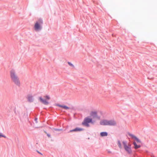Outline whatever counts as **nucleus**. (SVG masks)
I'll return each mask as SVG.
<instances>
[{"label": "nucleus", "mask_w": 157, "mask_h": 157, "mask_svg": "<svg viewBox=\"0 0 157 157\" xmlns=\"http://www.w3.org/2000/svg\"><path fill=\"white\" fill-rule=\"evenodd\" d=\"M28 99L29 101L31 102L33 101V96L31 95L28 96Z\"/></svg>", "instance_id": "9b49d317"}, {"label": "nucleus", "mask_w": 157, "mask_h": 157, "mask_svg": "<svg viewBox=\"0 0 157 157\" xmlns=\"http://www.w3.org/2000/svg\"><path fill=\"white\" fill-rule=\"evenodd\" d=\"M12 80L17 85L20 86V82L18 77Z\"/></svg>", "instance_id": "0eeeda50"}, {"label": "nucleus", "mask_w": 157, "mask_h": 157, "mask_svg": "<svg viewBox=\"0 0 157 157\" xmlns=\"http://www.w3.org/2000/svg\"><path fill=\"white\" fill-rule=\"evenodd\" d=\"M56 105L59 106V107L62 108H63L64 109H66V110L68 109H70L68 107H67L66 105H59V104H57Z\"/></svg>", "instance_id": "6e6552de"}, {"label": "nucleus", "mask_w": 157, "mask_h": 157, "mask_svg": "<svg viewBox=\"0 0 157 157\" xmlns=\"http://www.w3.org/2000/svg\"><path fill=\"white\" fill-rule=\"evenodd\" d=\"M133 144L134 145V148L135 149H137L140 147L141 146L140 145H137L136 142H133Z\"/></svg>", "instance_id": "9d476101"}, {"label": "nucleus", "mask_w": 157, "mask_h": 157, "mask_svg": "<svg viewBox=\"0 0 157 157\" xmlns=\"http://www.w3.org/2000/svg\"><path fill=\"white\" fill-rule=\"evenodd\" d=\"M2 137H6V136L3 135L2 133H0V138Z\"/></svg>", "instance_id": "a211bd4d"}, {"label": "nucleus", "mask_w": 157, "mask_h": 157, "mask_svg": "<svg viewBox=\"0 0 157 157\" xmlns=\"http://www.w3.org/2000/svg\"><path fill=\"white\" fill-rule=\"evenodd\" d=\"M100 124L103 125L115 126L117 125L116 122L113 120L108 121L103 120L100 122Z\"/></svg>", "instance_id": "f257e3e1"}, {"label": "nucleus", "mask_w": 157, "mask_h": 157, "mask_svg": "<svg viewBox=\"0 0 157 157\" xmlns=\"http://www.w3.org/2000/svg\"><path fill=\"white\" fill-rule=\"evenodd\" d=\"M107 135V133L106 132H103L100 133V135L101 136H106Z\"/></svg>", "instance_id": "ddd939ff"}, {"label": "nucleus", "mask_w": 157, "mask_h": 157, "mask_svg": "<svg viewBox=\"0 0 157 157\" xmlns=\"http://www.w3.org/2000/svg\"><path fill=\"white\" fill-rule=\"evenodd\" d=\"M68 63L69 64V65L71 66V67H74V66L73 65V64H72V63H71L70 62H68Z\"/></svg>", "instance_id": "f3484780"}, {"label": "nucleus", "mask_w": 157, "mask_h": 157, "mask_svg": "<svg viewBox=\"0 0 157 157\" xmlns=\"http://www.w3.org/2000/svg\"><path fill=\"white\" fill-rule=\"evenodd\" d=\"M90 115L93 117L97 116V112L95 111H92L90 113Z\"/></svg>", "instance_id": "1a4fd4ad"}, {"label": "nucleus", "mask_w": 157, "mask_h": 157, "mask_svg": "<svg viewBox=\"0 0 157 157\" xmlns=\"http://www.w3.org/2000/svg\"><path fill=\"white\" fill-rule=\"evenodd\" d=\"M43 23L42 21L41 20H40L36 22L35 23L34 28L35 30H39L41 29V24Z\"/></svg>", "instance_id": "39448f33"}, {"label": "nucleus", "mask_w": 157, "mask_h": 157, "mask_svg": "<svg viewBox=\"0 0 157 157\" xmlns=\"http://www.w3.org/2000/svg\"><path fill=\"white\" fill-rule=\"evenodd\" d=\"M128 135L129 136H131L132 138L134 139H135V138L136 137L135 136H134V135L132 134H131L129 133L128 134Z\"/></svg>", "instance_id": "4468645a"}, {"label": "nucleus", "mask_w": 157, "mask_h": 157, "mask_svg": "<svg viewBox=\"0 0 157 157\" xmlns=\"http://www.w3.org/2000/svg\"><path fill=\"white\" fill-rule=\"evenodd\" d=\"M10 76L11 80L18 77L14 70L12 69L10 71Z\"/></svg>", "instance_id": "423d86ee"}, {"label": "nucleus", "mask_w": 157, "mask_h": 157, "mask_svg": "<svg viewBox=\"0 0 157 157\" xmlns=\"http://www.w3.org/2000/svg\"><path fill=\"white\" fill-rule=\"evenodd\" d=\"M118 145L119 147V148H122L121 145V142L120 141H118Z\"/></svg>", "instance_id": "2eb2a0df"}, {"label": "nucleus", "mask_w": 157, "mask_h": 157, "mask_svg": "<svg viewBox=\"0 0 157 157\" xmlns=\"http://www.w3.org/2000/svg\"><path fill=\"white\" fill-rule=\"evenodd\" d=\"M44 132H45V133H46V134H47V136H48V137H50V134H47V133L46 132V131H44Z\"/></svg>", "instance_id": "6ab92c4d"}, {"label": "nucleus", "mask_w": 157, "mask_h": 157, "mask_svg": "<svg viewBox=\"0 0 157 157\" xmlns=\"http://www.w3.org/2000/svg\"><path fill=\"white\" fill-rule=\"evenodd\" d=\"M83 130V129L79 128H76L75 129L71 130L70 131V132L77 131H81Z\"/></svg>", "instance_id": "f8f14e48"}, {"label": "nucleus", "mask_w": 157, "mask_h": 157, "mask_svg": "<svg viewBox=\"0 0 157 157\" xmlns=\"http://www.w3.org/2000/svg\"><path fill=\"white\" fill-rule=\"evenodd\" d=\"M124 148L125 151L129 154H131L132 153V150L131 147V145L128 144V145L127 144V143L126 141L123 142Z\"/></svg>", "instance_id": "7ed1b4c3"}, {"label": "nucleus", "mask_w": 157, "mask_h": 157, "mask_svg": "<svg viewBox=\"0 0 157 157\" xmlns=\"http://www.w3.org/2000/svg\"><path fill=\"white\" fill-rule=\"evenodd\" d=\"M45 99H43L41 97L39 98L40 101L45 105H48L49 104L48 100L50 99V97L48 95H46L44 96Z\"/></svg>", "instance_id": "f03ea898"}, {"label": "nucleus", "mask_w": 157, "mask_h": 157, "mask_svg": "<svg viewBox=\"0 0 157 157\" xmlns=\"http://www.w3.org/2000/svg\"><path fill=\"white\" fill-rule=\"evenodd\" d=\"M91 122H92V118L89 117H87L84 119V121L82 122V124L85 126L89 127V125L88 123Z\"/></svg>", "instance_id": "20e7f679"}, {"label": "nucleus", "mask_w": 157, "mask_h": 157, "mask_svg": "<svg viewBox=\"0 0 157 157\" xmlns=\"http://www.w3.org/2000/svg\"><path fill=\"white\" fill-rule=\"evenodd\" d=\"M135 140L138 143H140L141 142V141L136 137L135 138Z\"/></svg>", "instance_id": "dca6fc26"}]
</instances>
